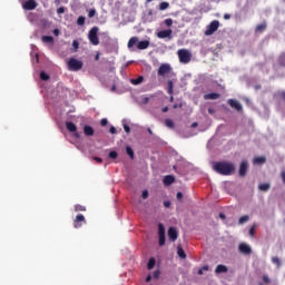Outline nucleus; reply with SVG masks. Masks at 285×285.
Instances as JSON below:
<instances>
[{
  "instance_id": "9d476101",
  "label": "nucleus",
  "mask_w": 285,
  "mask_h": 285,
  "mask_svg": "<svg viewBox=\"0 0 285 285\" xmlns=\"http://www.w3.org/2000/svg\"><path fill=\"white\" fill-rule=\"evenodd\" d=\"M156 37L158 39H168V41H170L173 39V29L160 30L156 33Z\"/></svg>"
},
{
  "instance_id": "0e129e2a",
  "label": "nucleus",
  "mask_w": 285,
  "mask_h": 285,
  "mask_svg": "<svg viewBox=\"0 0 285 285\" xmlns=\"http://www.w3.org/2000/svg\"><path fill=\"white\" fill-rule=\"evenodd\" d=\"M198 275H204V269L200 268V269L198 271Z\"/></svg>"
},
{
  "instance_id": "4be33fe9",
  "label": "nucleus",
  "mask_w": 285,
  "mask_h": 285,
  "mask_svg": "<svg viewBox=\"0 0 285 285\" xmlns=\"http://www.w3.org/2000/svg\"><path fill=\"white\" fill-rule=\"evenodd\" d=\"M215 273H228V267H226V265H217Z\"/></svg>"
},
{
  "instance_id": "4d7b16f0",
  "label": "nucleus",
  "mask_w": 285,
  "mask_h": 285,
  "mask_svg": "<svg viewBox=\"0 0 285 285\" xmlns=\"http://www.w3.org/2000/svg\"><path fill=\"white\" fill-rule=\"evenodd\" d=\"M164 206H165V208H170V202H164Z\"/></svg>"
},
{
  "instance_id": "a878e982",
  "label": "nucleus",
  "mask_w": 285,
  "mask_h": 285,
  "mask_svg": "<svg viewBox=\"0 0 285 285\" xmlns=\"http://www.w3.org/2000/svg\"><path fill=\"white\" fill-rule=\"evenodd\" d=\"M175 85L173 83V80H168L167 82V92L168 95H173Z\"/></svg>"
},
{
  "instance_id": "3c124183",
  "label": "nucleus",
  "mask_w": 285,
  "mask_h": 285,
  "mask_svg": "<svg viewBox=\"0 0 285 285\" xmlns=\"http://www.w3.org/2000/svg\"><path fill=\"white\" fill-rule=\"evenodd\" d=\"M100 126H108V119L102 118V119L100 120Z\"/></svg>"
},
{
  "instance_id": "f3484780",
  "label": "nucleus",
  "mask_w": 285,
  "mask_h": 285,
  "mask_svg": "<svg viewBox=\"0 0 285 285\" xmlns=\"http://www.w3.org/2000/svg\"><path fill=\"white\" fill-rule=\"evenodd\" d=\"M83 135H86V137H92L95 135V129L92 127H90L89 125H85L83 126Z\"/></svg>"
},
{
  "instance_id": "5701e85b",
  "label": "nucleus",
  "mask_w": 285,
  "mask_h": 285,
  "mask_svg": "<svg viewBox=\"0 0 285 285\" xmlns=\"http://www.w3.org/2000/svg\"><path fill=\"white\" fill-rule=\"evenodd\" d=\"M156 264H157V261L155 259V257L149 258L148 264H147L148 271H153V268H155Z\"/></svg>"
},
{
  "instance_id": "f03ea898",
  "label": "nucleus",
  "mask_w": 285,
  "mask_h": 285,
  "mask_svg": "<svg viewBox=\"0 0 285 285\" xmlns=\"http://www.w3.org/2000/svg\"><path fill=\"white\" fill-rule=\"evenodd\" d=\"M127 46H128L129 50H130L132 47H135V46H137V49H138V50H147V48H150V41H148V40H141V41H139V38L132 37V38L129 39Z\"/></svg>"
},
{
  "instance_id": "6ab92c4d",
  "label": "nucleus",
  "mask_w": 285,
  "mask_h": 285,
  "mask_svg": "<svg viewBox=\"0 0 285 285\" xmlns=\"http://www.w3.org/2000/svg\"><path fill=\"white\" fill-rule=\"evenodd\" d=\"M253 163L257 166H262V164H266V158L264 156H258L253 159Z\"/></svg>"
},
{
  "instance_id": "412c9836",
  "label": "nucleus",
  "mask_w": 285,
  "mask_h": 285,
  "mask_svg": "<svg viewBox=\"0 0 285 285\" xmlns=\"http://www.w3.org/2000/svg\"><path fill=\"white\" fill-rule=\"evenodd\" d=\"M258 190H262V193H268L271 190V184L264 183L258 186Z\"/></svg>"
},
{
  "instance_id": "603ef678",
  "label": "nucleus",
  "mask_w": 285,
  "mask_h": 285,
  "mask_svg": "<svg viewBox=\"0 0 285 285\" xmlns=\"http://www.w3.org/2000/svg\"><path fill=\"white\" fill-rule=\"evenodd\" d=\"M278 96L281 97V99H282L283 101H285V90H284V91H279V92H278Z\"/></svg>"
},
{
  "instance_id": "8fccbe9b",
  "label": "nucleus",
  "mask_w": 285,
  "mask_h": 285,
  "mask_svg": "<svg viewBox=\"0 0 285 285\" xmlns=\"http://www.w3.org/2000/svg\"><path fill=\"white\" fill-rule=\"evenodd\" d=\"M142 199H148V190L145 189L141 194Z\"/></svg>"
},
{
  "instance_id": "bf43d9fd",
  "label": "nucleus",
  "mask_w": 285,
  "mask_h": 285,
  "mask_svg": "<svg viewBox=\"0 0 285 285\" xmlns=\"http://www.w3.org/2000/svg\"><path fill=\"white\" fill-rule=\"evenodd\" d=\"M153 281V276L149 274L147 277H146V282H151Z\"/></svg>"
},
{
  "instance_id": "2eb2a0df",
  "label": "nucleus",
  "mask_w": 285,
  "mask_h": 285,
  "mask_svg": "<svg viewBox=\"0 0 285 285\" xmlns=\"http://www.w3.org/2000/svg\"><path fill=\"white\" fill-rule=\"evenodd\" d=\"M177 237H179L177 229L175 227H169L168 229V238L170 242H177Z\"/></svg>"
},
{
  "instance_id": "423d86ee",
  "label": "nucleus",
  "mask_w": 285,
  "mask_h": 285,
  "mask_svg": "<svg viewBox=\"0 0 285 285\" xmlns=\"http://www.w3.org/2000/svg\"><path fill=\"white\" fill-rule=\"evenodd\" d=\"M219 30V20H213L205 31L206 37H210V35H215Z\"/></svg>"
},
{
  "instance_id": "c756f323",
  "label": "nucleus",
  "mask_w": 285,
  "mask_h": 285,
  "mask_svg": "<svg viewBox=\"0 0 285 285\" xmlns=\"http://www.w3.org/2000/svg\"><path fill=\"white\" fill-rule=\"evenodd\" d=\"M76 213H86V206L83 205H76L75 206Z\"/></svg>"
},
{
  "instance_id": "2f4dec72",
  "label": "nucleus",
  "mask_w": 285,
  "mask_h": 285,
  "mask_svg": "<svg viewBox=\"0 0 285 285\" xmlns=\"http://www.w3.org/2000/svg\"><path fill=\"white\" fill-rule=\"evenodd\" d=\"M168 8H170V3H168V2L159 3V10H168Z\"/></svg>"
},
{
  "instance_id": "5fc2aeb1",
  "label": "nucleus",
  "mask_w": 285,
  "mask_h": 285,
  "mask_svg": "<svg viewBox=\"0 0 285 285\" xmlns=\"http://www.w3.org/2000/svg\"><path fill=\"white\" fill-rule=\"evenodd\" d=\"M94 159L95 161H97V164H104V159H101L100 157H95Z\"/></svg>"
},
{
  "instance_id": "bb28decb",
  "label": "nucleus",
  "mask_w": 285,
  "mask_h": 285,
  "mask_svg": "<svg viewBox=\"0 0 285 285\" xmlns=\"http://www.w3.org/2000/svg\"><path fill=\"white\" fill-rule=\"evenodd\" d=\"M131 83L134 86H139V83H144V76H139L138 78L136 79H131Z\"/></svg>"
},
{
  "instance_id": "dca6fc26",
  "label": "nucleus",
  "mask_w": 285,
  "mask_h": 285,
  "mask_svg": "<svg viewBox=\"0 0 285 285\" xmlns=\"http://www.w3.org/2000/svg\"><path fill=\"white\" fill-rule=\"evenodd\" d=\"M246 173H248V163L246 160H243L239 166V176L246 177Z\"/></svg>"
},
{
  "instance_id": "a19ab883",
  "label": "nucleus",
  "mask_w": 285,
  "mask_h": 285,
  "mask_svg": "<svg viewBox=\"0 0 285 285\" xmlns=\"http://www.w3.org/2000/svg\"><path fill=\"white\" fill-rule=\"evenodd\" d=\"M159 275H161V271L156 269L153 274L154 279H159Z\"/></svg>"
},
{
  "instance_id": "1a4fd4ad",
  "label": "nucleus",
  "mask_w": 285,
  "mask_h": 285,
  "mask_svg": "<svg viewBox=\"0 0 285 285\" xmlns=\"http://www.w3.org/2000/svg\"><path fill=\"white\" fill-rule=\"evenodd\" d=\"M227 104L237 112H244V107L242 106V102H239V100L230 98L227 100Z\"/></svg>"
},
{
  "instance_id": "79ce46f5",
  "label": "nucleus",
  "mask_w": 285,
  "mask_h": 285,
  "mask_svg": "<svg viewBox=\"0 0 285 285\" xmlns=\"http://www.w3.org/2000/svg\"><path fill=\"white\" fill-rule=\"evenodd\" d=\"M95 14H97V10H96V9H91V10L88 12L89 19H92V17H95Z\"/></svg>"
},
{
  "instance_id": "9b49d317",
  "label": "nucleus",
  "mask_w": 285,
  "mask_h": 285,
  "mask_svg": "<svg viewBox=\"0 0 285 285\" xmlns=\"http://www.w3.org/2000/svg\"><path fill=\"white\" fill-rule=\"evenodd\" d=\"M39 6L36 0H27L22 3L23 10H37V7Z\"/></svg>"
},
{
  "instance_id": "e2e57ef3",
  "label": "nucleus",
  "mask_w": 285,
  "mask_h": 285,
  "mask_svg": "<svg viewBox=\"0 0 285 285\" xmlns=\"http://www.w3.org/2000/svg\"><path fill=\"white\" fill-rule=\"evenodd\" d=\"M219 217H220V219H226V215H224V214H219Z\"/></svg>"
},
{
  "instance_id": "b1692460",
  "label": "nucleus",
  "mask_w": 285,
  "mask_h": 285,
  "mask_svg": "<svg viewBox=\"0 0 285 285\" xmlns=\"http://www.w3.org/2000/svg\"><path fill=\"white\" fill-rule=\"evenodd\" d=\"M177 255L180 257V259H186V252H184V247L178 246L177 247Z\"/></svg>"
},
{
  "instance_id": "4468645a",
  "label": "nucleus",
  "mask_w": 285,
  "mask_h": 285,
  "mask_svg": "<svg viewBox=\"0 0 285 285\" xmlns=\"http://www.w3.org/2000/svg\"><path fill=\"white\" fill-rule=\"evenodd\" d=\"M66 128H67V130L69 131V132H75L73 135H75V137L77 138V139H79V132H77V125H75V122H72V121H67L66 122Z\"/></svg>"
},
{
  "instance_id": "20e7f679",
  "label": "nucleus",
  "mask_w": 285,
  "mask_h": 285,
  "mask_svg": "<svg viewBox=\"0 0 285 285\" xmlns=\"http://www.w3.org/2000/svg\"><path fill=\"white\" fill-rule=\"evenodd\" d=\"M83 68V62L81 60H77V58H70L68 61V69L71 72H79Z\"/></svg>"
},
{
  "instance_id": "f704fd0d",
  "label": "nucleus",
  "mask_w": 285,
  "mask_h": 285,
  "mask_svg": "<svg viewBox=\"0 0 285 285\" xmlns=\"http://www.w3.org/2000/svg\"><path fill=\"white\" fill-rule=\"evenodd\" d=\"M278 63L285 68V52L279 56Z\"/></svg>"
},
{
  "instance_id": "052dcab7",
  "label": "nucleus",
  "mask_w": 285,
  "mask_h": 285,
  "mask_svg": "<svg viewBox=\"0 0 285 285\" xmlns=\"http://www.w3.org/2000/svg\"><path fill=\"white\" fill-rule=\"evenodd\" d=\"M224 19H225V20H228V19H230V14H228V13H225V14H224Z\"/></svg>"
},
{
  "instance_id": "72a5a7b5",
  "label": "nucleus",
  "mask_w": 285,
  "mask_h": 285,
  "mask_svg": "<svg viewBox=\"0 0 285 285\" xmlns=\"http://www.w3.org/2000/svg\"><path fill=\"white\" fill-rule=\"evenodd\" d=\"M165 126L167 128H175V122L170 119H165Z\"/></svg>"
},
{
  "instance_id": "f257e3e1",
  "label": "nucleus",
  "mask_w": 285,
  "mask_h": 285,
  "mask_svg": "<svg viewBox=\"0 0 285 285\" xmlns=\"http://www.w3.org/2000/svg\"><path fill=\"white\" fill-rule=\"evenodd\" d=\"M214 170L218 173V175H233V173H235V164L228 161H217L214 164Z\"/></svg>"
},
{
  "instance_id": "58836bf2",
  "label": "nucleus",
  "mask_w": 285,
  "mask_h": 285,
  "mask_svg": "<svg viewBox=\"0 0 285 285\" xmlns=\"http://www.w3.org/2000/svg\"><path fill=\"white\" fill-rule=\"evenodd\" d=\"M249 217L247 215L242 216L238 220V224H246V222H248Z\"/></svg>"
},
{
  "instance_id": "7c9ffc66",
  "label": "nucleus",
  "mask_w": 285,
  "mask_h": 285,
  "mask_svg": "<svg viewBox=\"0 0 285 285\" xmlns=\"http://www.w3.org/2000/svg\"><path fill=\"white\" fill-rule=\"evenodd\" d=\"M77 24L78 26H86V17H83V16L78 17Z\"/></svg>"
},
{
  "instance_id": "680f3d73",
  "label": "nucleus",
  "mask_w": 285,
  "mask_h": 285,
  "mask_svg": "<svg viewBox=\"0 0 285 285\" xmlns=\"http://www.w3.org/2000/svg\"><path fill=\"white\" fill-rule=\"evenodd\" d=\"M177 108H181V104L180 105L175 104L174 109L177 110Z\"/></svg>"
},
{
  "instance_id": "6e6552de",
  "label": "nucleus",
  "mask_w": 285,
  "mask_h": 285,
  "mask_svg": "<svg viewBox=\"0 0 285 285\" xmlns=\"http://www.w3.org/2000/svg\"><path fill=\"white\" fill-rule=\"evenodd\" d=\"M173 72V67L169 63H163L158 68V77H166V75H170Z\"/></svg>"
},
{
  "instance_id": "864d4df0",
  "label": "nucleus",
  "mask_w": 285,
  "mask_h": 285,
  "mask_svg": "<svg viewBox=\"0 0 285 285\" xmlns=\"http://www.w3.org/2000/svg\"><path fill=\"white\" fill-rule=\"evenodd\" d=\"M124 130L125 132L130 134V126L124 125Z\"/></svg>"
},
{
  "instance_id": "f8f14e48",
  "label": "nucleus",
  "mask_w": 285,
  "mask_h": 285,
  "mask_svg": "<svg viewBox=\"0 0 285 285\" xmlns=\"http://www.w3.org/2000/svg\"><path fill=\"white\" fill-rule=\"evenodd\" d=\"M83 224H86V217L82 214L77 215L73 220V227L81 228V226H83Z\"/></svg>"
},
{
  "instance_id": "ea45409f",
  "label": "nucleus",
  "mask_w": 285,
  "mask_h": 285,
  "mask_svg": "<svg viewBox=\"0 0 285 285\" xmlns=\"http://www.w3.org/2000/svg\"><path fill=\"white\" fill-rule=\"evenodd\" d=\"M117 157H119V154H117V151H110L109 153V158L110 159H117Z\"/></svg>"
},
{
  "instance_id": "4c0bfd02",
  "label": "nucleus",
  "mask_w": 285,
  "mask_h": 285,
  "mask_svg": "<svg viewBox=\"0 0 285 285\" xmlns=\"http://www.w3.org/2000/svg\"><path fill=\"white\" fill-rule=\"evenodd\" d=\"M164 23L167 28H171L173 26V18H167L166 20H164Z\"/></svg>"
},
{
  "instance_id": "c9c22d12",
  "label": "nucleus",
  "mask_w": 285,
  "mask_h": 285,
  "mask_svg": "<svg viewBox=\"0 0 285 285\" xmlns=\"http://www.w3.org/2000/svg\"><path fill=\"white\" fill-rule=\"evenodd\" d=\"M257 229V224H254L250 228H249V237H255V230Z\"/></svg>"
},
{
  "instance_id": "7ed1b4c3",
  "label": "nucleus",
  "mask_w": 285,
  "mask_h": 285,
  "mask_svg": "<svg viewBox=\"0 0 285 285\" xmlns=\"http://www.w3.org/2000/svg\"><path fill=\"white\" fill-rule=\"evenodd\" d=\"M88 40L91 46H99V27H92L89 30Z\"/></svg>"
},
{
  "instance_id": "39448f33",
  "label": "nucleus",
  "mask_w": 285,
  "mask_h": 285,
  "mask_svg": "<svg viewBox=\"0 0 285 285\" xmlns=\"http://www.w3.org/2000/svg\"><path fill=\"white\" fill-rule=\"evenodd\" d=\"M178 58L180 63H190V60L193 59V53H190V51H188L187 49H179Z\"/></svg>"
},
{
  "instance_id": "a211bd4d",
  "label": "nucleus",
  "mask_w": 285,
  "mask_h": 285,
  "mask_svg": "<svg viewBox=\"0 0 285 285\" xmlns=\"http://www.w3.org/2000/svg\"><path fill=\"white\" fill-rule=\"evenodd\" d=\"M165 186H170L171 184H175V176L167 175L163 179Z\"/></svg>"
},
{
  "instance_id": "a18cd8bd",
  "label": "nucleus",
  "mask_w": 285,
  "mask_h": 285,
  "mask_svg": "<svg viewBox=\"0 0 285 285\" xmlns=\"http://www.w3.org/2000/svg\"><path fill=\"white\" fill-rule=\"evenodd\" d=\"M56 6H61V3H68V0H53Z\"/></svg>"
},
{
  "instance_id": "49530a36",
  "label": "nucleus",
  "mask_w": 285,
  "mask_h": 285,
  "mask_svg": "<svg viewBox=\"0 0 285 285\" xmlns=\"http://www.w3.org/2000/svg\"><path fill=\"white\" fill-rule=\"evenodd\" d=\"M72 48H75L76 51L79 50V41L73 40L72 41Z\"/></svg>"
},
{
  "instance_id": "0eeeda50",
  "label": "nucleus",
  "mask_w": 285,
  "mask_h": 285,
  "mask_svg": "<svg viewBox=\"0 0 285 285\" xmlns=\"http://www.w3.org/2000/svg\"><path fill=\"white\" fill-rule=\"evenodd\" d=\"M158 238L159 246H166V227H164V224L158 225Z\"/></svg>"
},
{
  "instance_id": "de8ad7c7",
  "label": "nucleus",
  "mask_w": 285,
  "mask_h": 285,
  "mask_svg": "<svg viewBox=\"0 0 285 285\" xmlns=\"http://www.w3.org/2000/svg\"><path fill=\"white\" fill-rule=\"evenodd\" d=\"M109 132H110L111 135H117V128H115V126H111V127L109 128Z\"/></svg>"
},
{
  "instance_id": "338daca9",
  "label": "nucleus",
  "mask_w": 285,
  "mask_h": 285,
  "mask_svg": "<svg viewBox=\"0 0 285 285\" xmlns=\"http://www.w3.org/2000/svg\"><path fill=\"white\" fill-rule=\"evenodd\" d=\"M200 269L208 271V266H203Z\"/></svg>"
},
{
  "instance_id": "cd10ccee",
  "label": "nucleus",
  "mask_w": 285,
  "mask_h": 285,
  "mask_svg": "<svg viewBox=\"0 0 285 285\" xmlns=\"http://www.w3.org/2000/svg\"><path fill=\"white\" fill-rule=\"evenodd\" d=\"M126 153L130 157V159H135V151L132 150V147L127 146L126 147Z\"/></svg>"
},
{
  "instance_id": "c85d7f7f",
  "label": "nucleus",
  "mask_w": 285,
  "mask_h": 285,
  "mask_svg": "<svg viewBox=\"0 0 285 285\" xmlns=\"http://www.w3.org/2000/svg\"><path fill=\"white\" fill-rule=\"evenodd\" d=\"M266 30V22L256 26V32H264Z\"/></svg>"
},
{
  "instance_id": "aec40b11",
  "label": "nucleus",
  "mask_w": 285,
  "mask_h": 285,
  "mask_svg": "<svg viewBox=\"0 0 285 285\" xmlns=\"http://www.w3.org/2000/svg\"><path fill=\"white\" fill-rule=\"evenodd\" d=\"M220 95L218 92H212V94H206L204 96V99L208 100V99H212V100H215V99H219Z\"/></svg>"
},
{
  "instance_id": "37998d69",
  "label": "nucleus",
  "mask_w": 285,
  "mask_h": 285,
  "mask_svg": "<svg viewBox=\"0 0 285 285\" xmlns=\"http://www.w3.org/2000/svg\"><path fill=\"white\" fill-rule=\"evenodd\" d=\"M63 12H66V7H59L57 9V14H63Z\"/></svg>"
},
{
  "instance_id": "6e6d98bb",
  "label": "nucleus",
  "mask_w": 285,
  "mask_h": 285,
  "mask_svg": "<svg viewBox=\"0 0 285 285\" xmlns=\"http://www.w3.org/2000/svg\"><path fill=\"white\" fill-rule=\"evenodd\" d=\"M150 101V98L149 97H144L142 98V104H148Z\"/></svg>"
},
{
  "instance_id": "774afa93",
  "label": "nucleus",
  "mask_w": 285,
  "mask_h": 285,
  "mask_svg": "<svg viewBox=\"0 0 285 285\" xmlns=\"http://www.w3.org/2000/svg\"><path fill=\"white\" fill-rule=\"evenodd\" d=\"M95 60L99 61V53L96 55Z\"/></svg>"
},
{
  "instance_id": "ddd939ff",
  "label": "nucleus",
  "mask_w": 285,
  "mask_h": 285,
  "mask_svg": "<svg viewBox=\"0 0 285 285\" xmlns=\"http://www.w3.org/2000/svg\"><path fill=\"white\" fill-rule=\"evenodd\" d=\"M238 249L243 255H250V253H253V248H250V245L246 243H240Z\"/></svg>"
},
{
  "instance_id": "09e8293b",
  "label": "nucleus",
  "mask_w": 285,
  "mask_h": 285,
  "mask_svg": "<svg viewBox=\"0 0 285 285\" xmlns=\"http://www.w3.org/2000/svg\"><path fill=\"white\" fill-rule=\"evenodd\" d=\"M263 282L265 284H268L271 282V278L268 277V275H263Z\"/></svg>"
},
{
  "instance_id": "393cba45",
  "label": "nucleus",
  "mask_w": 285,
  "mask_h": 285,
  "mask_svg": "<svg viewBox=\"0 0 285 285\" xmlns=\"http://www.w3.org/2000/svg\"><path fill=\"white\" fill-rule=\"evenodd\" d=\"M41 41L43 43H53L55 42V38L52 36H42Z\"/></svg>"
},
{
  "instance_id": "69168bd1",
  "label": "nucleus",
  "mask_w": 285,
  "mask_h": 285,
  "mask_svg": "<svg viewBox=\"0 0 285 285\" xmlns=\"http://www.w3.org/2000/svg\"><path fill=\"white\" fill-rule=\"evenodd\" d=\"M163 112H168V107H164Z\"/></svg>"
},
{
  "instance_id": "13d9d810",
  "label": "nucleus",
  "mask_w": 285,
  "mask_h": 285,
  "mask_svg": "<svg viewBox=\"0 0 285 285\" xmlns=\"http://www.w3.org/2000/svg\"><path fill=\"white\" fill-rule=\"evenodd\" d=\"M59 33H60L59 29H55V30H53L55 37H59Z\"/></svg>"
},
{
  "instance_id": "e433bc0d",
  "label": "nucleus",
  "mask_w": 285,
  "mask_h": 285,
  "mask_svg": "<svg viewBox=\"0 0 285 285\" xmlns=\"http://www.w3.org/2000/svg\"><path fill=\"white\" fill-rule=\"evenodd\" d=\"M40 79H41L42 81H48V79H50V76H49L48 73H46L45 71H42V72L40 73Z\"/></svg>"
},
{
  "instance_id": "473e14b6",
  "label": "nucleus",
  "mask_w": 285,
  "mask_h": 285,
  "mask_svg": "<svg viewBox=\"0 0 285 285\" xmlns=\"http://www.w3.org/2000/svg\"><path fill=\"white\" fill-rule=\"evenodd\" d=\"M272 262H273V264L277 265V268H279L282 266V261H279V257H277V256H274L272 258Z\"/></svg>"
},
{
  "instance_id": "c03bdc74",
  "label": "nucleus",
  "mask_w": 285,
  "mask_h": 285,
  "mask_svg": "<svg viewBox=\"0 0 285 285\" xmlns=\"http://www.w3.org/2000/svg\"><path fill=\"white\" fill-rule=\"evenodd\" d=\"M176 199H178V202H181V199H184V194L181 191H178L176 194Z\"/></svg>"
}]
</instances>
